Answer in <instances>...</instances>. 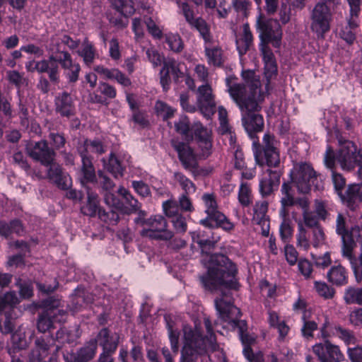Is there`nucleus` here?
<instances>
[{"label":"nucleus","instance_id":"obj_1","mask_svg":"<svg viewBox=\"0 0 362 362\" xmlns=\"http://www.w3.org/2000/svg\"><path fill=\"white\" fill-rule=\"evenodd\" d=\"M241 75L246 84H230L228 82V91L241 112L245 129L253 140L252 151L255 162L257 165H262L260 144L255 133L261 132L264 127L263 117L259 112L262 109L264 93L261 90L259 76L256 75L255 71L244 70Z\"/></svg>","mask_w":362,"mask_h":362},{"label":"nucleus","instance_id":"obj_2","mask_svg":"<svg viewBox=\"0 0 362 362\" xmlns=\"http://www.w3.org/2000/svg\"><path fill=\"white\" fill-rule=\"evenodd\" d=\"M238 269L227 256L214 254L210 257L207 273L200 277L203 286L208 290H222L223 288L237 289L238 287L235 276Z\"/></svg>","mask_w":362,"mask_h":362},{"label":"nucleus","instance_id":"obj_3","mask_svg":"<svg viewBox=\"0 0 362 362\" xmlns=\"http://www.w3.org/2000/svg\"><path fill=\"white\" fill-rule=\"evenodd\" d=\"M204 325L206 329L205 338H202L200 331L198 329L194 330L187 325H183L184 346L182 350V357H189L183 362H193V357L195 355L202 354L205 351L206 347L215 349L216 337L213 332L211 322L208 317H204Z\"/></svg>","mask_w":362,"mask_h":362},{"label":"nucleus","instance_id":"obj_4","mask_svg":"<svg viewBox=\"0 0 362 362\" xmlns=\"http://www.w3.org/2000/svg\"><path fill=\"white\" fill-rule=\"evenodd\" d=\"M215 306L220 317L224 321L230 323L233 327H238L239 334L243 344L245 346L250 344L254 339L248 336L245 332L247 324L244 320H240V310L233 305L230 300H227L222 296L215 300Z\"/></svg>","mask_w":362,"mask_h":362},{"label":"nucleus","instance_id":"obj_5","mask_svg":"<svg viewBox=\"0 0 362 362\" xmlns=\"http://www.w3.org/2000/svg\"><path fill=\"white\" fill-rule=\"evenodd\" d=\"M349 239L342 241V255L349 261L353 271L356 273L362 269V227L353 228L350 243Z\"/></svg>","mask_w":362,"mask_h":362},{"label":"nucleus","instance_id":"obj_6","mask_svg":"<svg viewBox=\"0 0 362 362\" xmlns=\"http://www.w3.org/2000/svg\"><path fill=\"white\" fill-rule=\"evenodd\" d=\"M59 346L52 337L36 338L34 347L29 354L30 362H57Z\"/></svg>","mask_w":362,"mask_h":362},{"label":"nucleus","instance_id":"obj_7","mask_svg":"<svg viewBox=\"0 0 362 362\" xmlns=\"http://www.w3.org/2000/svg\"><path fill=\"white\" fill-rule=\"evenodd\" d=\"M45 310L38 316L37 328L39 332L45 333L52 328L54 322H62L64 320L66 312L60 308V301L54 298L44 300Z\"/></svg>","mask_w":362,"mask_h":362},{"label":"nucleus","instance_id":"obj_8","mask_svg":"<svg viewBox=\"0 0 362 362\" xmlns=\"http://www.w3.org/2000/svg\"><path fill=\"white\" fill-rule=\"evenodd\" d=\"M257 30L259 33L261 42L272 43L279 47L282 37V30L277 20L266 19L259 14L256 22Z\"/></svg>","mask_w":362,"mask_h":362},{"label":"nucleus","instance_id":"obj_9","mask_svg":"<svg viewBox=\"0 0 362 362\" xmlns=\"http://www.w3.org/2000/svg\"><path fill=\"white\" fill-rule=\"evenodd\" d=\"M331 2L320 0L312 11L311 29L318 37H323L325 33L329 30L332 14L327 4Z\"/></svg>","mask_w":362,"mask_h":362},{"label":"nucleus","instance_id":"obj_10","mask_svg":"<svg viewBox=\"0 0 362 362\" xmlns=\"http://www.w3.org/2000/svg\"><path fill=\"white\" fill-rule=\"evenodd\" d=\"M291 177L292 182L299 193L302 194L308 193L311 185H314L317 180L315 171L308 163L296 164L291 173Z\"/></svg>","mask_w":362,"mask_h":362},{"label":"nucleus","instance_id":"obj_11","mask_svg":"<svg viewBox=\"0 0 362 362\" xmlns=\"http://www.w3.org/2000/svg\"><path fill=\"white\" fill-rule=\"evenodd\" d=\"M337 160L344 170H351L362 163V149L357 148L351 141H345L341 144Z\"/></svg>","mask_w":362,"mask_h":362},{"label":"nucleus","instance_id":"obj_12","mask_svg":"<svg viewBox=\"0 0 362 362\" xmlns=\"http://www.w3.org/2000/svg\"><path fill=\"white\" fill-rule=\"evenodd\" d=\"M143 224L146 228L141 231L142 236L164 240H170L173 236V232L167 229L166 220L160 215L150 217Z\"/></svg>","mask_w":362,"mask_h":362},{"label":"nucleus","instance_id":"obj_13","mask_svg":"<svg viewBox=\"0 0 362 362\" xmlns=\"http://www.w3.org/2000/svg\"><path fill=\"white\" fill-rule=\"evenodd\" d=\"M192 139L194 138L199 150V156L208 158L212 153V132L199 121H194L191 124Z\"/></svg>","mask_w":362,"mask_h":362},{"label":"nucleus","instance_id":"obj_14","mask_svg":"<svg viewBox=\"0 0 362 362\" xmlns=\"http://www.w3.org/2000/svg\"><path fill=\"white\" fill-rule=\"evenodd\" d=\"M197 106L201 114L207 119H210L216 112L215 95L209 83H205L198 88Z\"/></svg>","mask_w":362,"mask_h":362},{"label":"nucleus","instance_id":"obj_15","mask_svg":"<svg viewBox=\"0 0 362 362\" xmlns=\"http://www.w3.org/2000/svg\"><path fill=\"white\" fill-rule=\"evenodd\" d=\"M57 63L58 59L52 54L47 59H42L40 61L31 60L25 64V68L30 72L37 71L40 74L47 73L49 80L52 82L57 83L59 79Z\"/></svg>","mask_w":362,"mask_h":362},{"label":"nucleus","instance_id":"obj_16","mask_svg":"<svg viewBox=\"0 0 362 362\" xmlns=\"http://www.w3.org/2000/svg\"><path fill=\"white\" fill-rule=\"evenodd\" d=\"M27 154L33 160L39 161L42 165L48 166L54 160L55 152L49 147L45 140H41L34 144L26 145Z\"/></svg>","mask_w":362,"mask_h":362},{"label":"nucleus","instance_id":"obj_17","mask_svg":"<svg viewBox=\"0 0 362 362\" xmlns=\"http://www.w3.org/2000/svg\"><path fill=\"white\" fill-rule=\"evenodd\" d=\"M176 3L185 16L186 21L192 27L197 29L203 40L206 42L211 41V33L209 28L205 21L201 18H194L193 11L186 2H181L180 0H176Z\"/></svg>","mask_w":362,"mask_h":362},{"label":"nucleus","instance_id":"obj_18","mask_svg":"<svg viewBox=\"0 0 362 362\" xmlns=\"http://www.w3.org/2000/svg\"><path fill=\"white\" fill-rule=\"evenodd\" d=\"M313 350L320 362H339L343 358L339 347L327 340L314 345Z\"/></svg>","mask_w":362,"mask_h":362},{"label":"nucleus","instance_id":"obj_19","mask_svg":"<svg viewBox=\"0 0 362 362\" xmlns=\"http://www.w3.org/2000/svg\"><path fill=\"white\" fill-rule=\"evenodd\" d=\"M62 57L58 59V63L64 69V75L69 83H76L78 80L81 66L73 61L71 54L66 51L60 52Z\"/></svg>","mask_w":362,"mask_h":362},{"label":"nucleus","instance_id":"obj_20","mask_svg":"<svg viewBox=\"0 0 362 362\" xmlns=\"http://www.w3.org/2000/svg\"><path fill=\"white\" fill-rule=\"evenodd\" d=\"M95 339L102 346L103 354H113L117 348L119 336L115 332H110L107 328H103L98 332Z\"/></svg>","mask_w":362,"mask_h":362},{"label":"nucleus","instance_id":"obj_21","mask_svg":"<svg viewBox=\"0 0 362 362\" xmlns=\"http://www.w3.org/2000/svg\"><path fill=\"white\" fill-rule=\"evenodd\" d=\"M172 145L177 152L179 159L185 169L194 168L196 161L193 150L189 145L178 141H172Z\"/></svg>","mask_w":362,"mask_h":362},{"label":"nucleus","instance_id":"obj_22","mask_svg":"<svg viewBox=\"0 0 362 362\" xmlns=\"http://www.w3.org/2000/svg\"><path fill=\"white\" fill-rule=\"evenodd\" d=\"M47 175L58 187L62 189H67L71 185V177L62 171L61 166L54 161L49 164Z\"/></svg>","mask_w":362,"mask_h":362},{"label":"nucleus","instance_id":"obj_23","mask_svg":"<svg viewBox=\"0 0 362 362\" xmlns=\"http://www.w3.org/2000/svg\"><path fill=\"white\" fill-rule=\"evenodd\" d=\"M268 176L259 181V192L263 197L270 195L274 187L279 185L281 172L279 170H267Z\"/></svg>","mask_w":362,"mask_h":362},{"label":"nucleus","instance_id":"obj_24","mask_svg":"<svg viewBox=\"0 0 362 362\" xmlns=\"http://www.w3.org/2000/svg\"><path fill=\"white\" fill-rule=\"evenodd\" d=\"M81 167L78 172V179L83 185L97 181L95 168L90 157H81Z\"/></svg>","mask_w":362,"mask_h":362},{"label":"nucleus","instance_id":"obj_25","mask_svg":"<svg viewBox=\"0 0 362 362\" xmlns=\"http://www.w3.org/2000/svg\"><path fill=\"white\" fill-rule=\"evenodd\" d=\"M77 151L81 157H90V153L103 154L105 152L103 144L97 139H85L80 141L77 146Z\"/></svg>","mask_w":362,"mask_h":362},{"label":"nucleus","instance_id":"obj_26","mask_svg":"<svg viewBox=\"0 0 362 362\" xmlns=\"http://www.w3.org/2000/svg\"><path fill=\"white\" fill-rule=\"evenodd\" d=\"M280 203L279 214H282L284 216L286 214H288L287 210L288 207L296 205L294 191L289 182H284L281 185Z\"/></svg>","mask_w":362,"mask_h":362},{"label":"nucleus","instance_id":"obj_27","mask_svg":"<svg viewBox=\"0 0 362 362\" xmlns=\"http://www.w3.org/2000/svg\"><path fill=\"white\" fill-rule=\"evenodd\" d=\"M341 198L349 208L354 209L358 203L362 202V184L349 185Z\"/></svg>","mask_w":362,"mask_h":362},{"label":"nucleus","instance_id":"obj_28","mask_svg":"<svg viewBox=\"0 0 362 362\" xmlns=\"http://www.w3.org/2000/svg\"><path fill=\"white\" fill-rule=\"evenodd\" d=\"M97 350L96 339H90L76 354L71 356V362H88L95 356Z\"/></svg>","mask_w":362,"mask_h":362},{"label":"nucleus","instance_id":"obj_29","mask_svg":"<svg viewBox=\"0 0 362 362\" xmlns=\"http://www.w3.org/2000/svg\"><path fill=\"white\" fill-rule=\"evenodd\" d=\"M253 37L249 25H243L242 33L235 37L236 47L240 55L245 54L252 45Z\"/></svg>","mask_w":362,"mask_h":362},{"label":"nucleus","instance_id":"obj_30","mask_svg":"<svg viewBox=\"0 0 362 362\" xmlns=\"http://www.w3.org/2000/svg\"><path fill=\"white\" fill-rule=\"evenodd\" d=\"M211 39L210 42L204 40V51L207 62L214 66H221L222 64V49L218 46L213 45L214 40L211 35Z\"/></svg>","mask_w":362,"mask_h":362},{"label":"nucleus","instance_id":"obj_31","mask_svg":"<svg viewBox=\"0 0 362 362\" xmlns=\"http://www.w3.org/2000/svg\"><path fill=\"white\" fill-rule=\"evenodd\" d=\"M20 303V300L14 291L0 294V314H11L13 308Z\"/></svg>","mask_w":362,"mask_h":362},{"label":"nucleus","instance_id":"obj_32","mask_svg":"<svg viewBox=\"0 0 362 362\" xmlns=\"http://www.w3.org/2000/svg\"><path fill=\"white\" fill-rule=\"evenodd\" d=\"M56 110L62 116L69 117L73 114L74 105L70 95L66 92L59 94L55 99Z\"/></svg>","mask_w":362,"mask_h":362},{"label":"nucleus","instance_id":"obj_33","mask_svg":"<svg viewBox=\"0 0 362 362\" xmlns=\"http://www.w3.org/2000/svg\"><path fill=\"white\" fill-rule=\"evenodd\" d=\"M102 162L105 169L112 173L115 177H122L125 168L121 160L113 153L109 155L108 158H103Z\"/></svg>","mask_w":362,"mask_h":362},{"label":"nucleus","instance_id":"obj_34","mask_svg":"<svg viewBox=\"0 0 362 362\" xmlns=\"http://www.w3.org/2000/svg\"><path fill=\"white\" fill-rule=\"evenodd\" d=\"M327 279L336 286L347 284L348 275L346 270L341 264L332 266L327 274Z\"/></svg>","mask_w":362,"mask_h":362},{"label":"nucleus","instance_id":"obj_35","mask_svg":"<svg viewBox=\"0 0 362 362\" xmlns=\"http://www.w3.org/2000/svg\"><path fill=\"white\" fill-rule=\"evenodd\" d=\"M81 212L88 216H95L97 213L100 215V210L99 209V201L97 194L90 192L88 188L87 189V202L81 207Z\"/></svg>","mask_w":362,"mask_h":362},{"label":"nucleus","instance_id":"obj_36","mask_svg":"<svg viewBox=\"0 0 362 362\" xmlns=\"http://www.w3.org/2000/svg\"><path fill=\"white\" fill-rule=\"evenodd\" d=\"M77 54L83 58L85 64L90 66L93 62L95 57V49L87 37H85L83 40L81 47L77 50Z\"/></svg>","mask_w":362,"mask_h":362},{"label":"nucleus","instance_id":"obj_37","mask_svg":"<svg viewBox=\"0 0 362 362\" xmlns=\"http://www.w3.org/2000/svg\"><path fill=\"white\" fill-rule=\"evenodd\" d=\"M288 214H286L284 216L282 214H279L282 219L279 226V233L281 240L285 243H288L291 241L293 233L291 221L288 218Z\"/></svg>","mask_w":362,"mask_h":362},{"label":"nucleus","instance_id":"obj_38","mask_svg":"<svg viewBox=\"0 0 362 362\" xmlns=\"http://www.w3.org/2000/svg\"><path fill=\"white\" fill-rule=\"evenodd\" d=\"M344 300L346 304L362 305V288L347 287L344 291Z\"/></svg>","mask_w":362,"mask_h":362},{"label":"nucleus","instance_id":"obj_39","mask_svg":"<svg viewBox=\"0 0 362 362\" xmlns=\"http://www.w3.org/2000/svg\"><path fill=\"white\" fill-rule=\"evenodd\" d=\"M175 131L181 134L187 141L192 140V136L190 134L191 126L187 116H181L177 121L175 122Z\"/></svg>","mask_w":362,"mask_h":362},{"label":"nucleus","instance_id":"obj_40","mask_svg":"<svg viewBox=\"0 0 362 362\" xmlns=\"http://www.w3.org/2000/svg\"><path fill=\"white\" fill-rule=\"evenodd\" d=\"M297 224L296 245L304 250H308L310 247V242L308 238V230L304 227L301 220L298 221Z\"/></svg>","mask_w":362,"mask_h":362},{"label":"nucleus","instance_id":"obj_41","mask_svg":"<svg viewBox=\"0 0 362 362\" xmlns=\"http://www.w3.org/2000/svg\"><path fill=\"white\" fill-rule=\"evenodd\" d=\"M173 177L184 191L183 194H192L195 192V185L185 175L180 172H175Z\"/></svg>","mask_w":362,"mask_h":362},{"label":"nucleus","instance_id":"obj_42","mask_svg":"<svg viewBox=\"0 0 362 362\" xmlns=\"http://www.w3.org/2000/svg\"><path fill=\"white\" fill-rule=\"evenodd\" d=\"M216 223V227L221 228L226 231H230L234 228V224L219 211L210 216Z\"/></svg>","mask_w":362,"mask_h":362},{"label":"nucleus","instance_id":"obj_43","mask_svg":"<svg viewBox=\"0 0 362 362\" xmlns=\"http://www.w3.org/2000/svg\"><path fill=\"white\" fill-rule=\"evenodd\" d=\"M278 141L275 139L274 136L270 134L269 133L264 134L262 139V149L260 148L261 152L263 151L264 153L270 152L272 151L278 150L279 146ZM261 159L264 163L263 158L261 157ZM262 164V165H263Z\"/></svg>","mask_w":362,"mask_h":362},{"label":"nucleus","instance_id":"obj_44","mask_svg":"<svg viewBox=\"0 0 362 362\" xmlns=\"http://www.w3.org/2000/svg\"><path fill=\"white\" fill-rule=\"evenodd\" d=\"M165 42L170 49L175 52H180L184 48L182 40L178 34L169 33L166 35Z\"/></svg>","mask_w":362,"mask_h":362},{"label":"nucleus","instance_id":"obj_45","mask_svg":"<svg viewBox=\"0 0 362 362\" xmlns=\"http://www.w3.org/2000/svg\"><path fill=\"white\" fill-rule=\"evenodd\" d=\"M108 1L115 9L125 16H131L135 11L133 5H128L124 0H108Z\"/></svg>","mask_w":362,"mask_h":362},{"label":"nucleus","instance_id":"obj_46","mask_svg":"<svg viewBox=\"0 0 362 362\" xmlns=\"http://www.w3.org/2000/svg\"><path fill=\"white\" fill-rule=\"evenodd\" d=\"M314 288L317 294L325 299L332 298L334 295V289L325 282L315 281Z\"/></svg>","mask_w":362,"mask_h":362},{"label":"nucleus","instance_id":"obj_47","mask_svg":"<svg viewBox=\"0 0 362 362\" xmlns=\"http://www.w3.org/2000/svg\"><path fill=\"white\" fill-rule=\"evenodd\" d=\"M72 300L73 303H76L75 309L77 310L82 306V304L81 303V302L85 304H88L93 300V298L88 294L86 296L84 289L78 288L75 290Z\"/></svg>","mask_w":362,"mask_h":362},{"label":"nucleus","instance_id":"obj_48","mask_svg":"<svg viewBox=\"0 0 362 362\" xmlns=\"http://www.w3.org/2000/svg\"><path fill=\"white\" fill-rule=\"evenodd\" d=\"M155 110L158 115L162 117L163 120H167L173 117L175 110L163 101H157L155 105Z\"/></svg>","mask_w":362,"mask_h":362},{"label":"nucleus","instance_id":"obj_49","mask_svg":"<svg viewBox=\"0 0 362 362\" xmlns=\"http://www.w3.org/2000/svg\"><path fill=\"white\" fill-rule=\"evenodd\" d=\"M77 337L78 336L74 330H69L66 328H61L56 334L57 339L62 344L73 343Z\"/></svg>","mask_w":362,"mask_h":362},{"label":"nucleus","instance_id":"obj_50","mask_svg":"<svg viewBox=\"0 0 362 362\" xmlns=\"http://www.w3.org/2000/svg\"><path fill=\"white\" fill-rule=\"evenodd\" d=\"M179 66L180 64L174 59H168L164 62L162 70L168 71L169 74L171 73L175 79L177 80L182 75Z\"/></svg>","mask_w":362,"mask_h":362},{"label":"nucleus","instance_id":"obj_51","mask_svg":"<svg viewBox=\"0 0 362 362\" xmlns=\"http://www.w3.org/2000/svg\"><path fill=\"white\" fill-rule=\"evenodd\" d=\"M268 211V203L266 201L256 202L253 208L252 221L262 218H269L267 215Z\"/></svg>","mask_w":362,"mask_h":362},{"label":"nucleus","instance_id":"obj_52","mask_svg":"<svg viewBox=\"0 0 362 362\" xmlns=\"http://www.w3.org/2000/svg\"><path fill=\"white\" fill-rule=\"evenodd\" d=\"M202 200L205 205V212L210 217L216 212L218 211L217 209V203L215 200V197L212 194H204L202 196Z\"/></svg>","mask_w":362,"mask_h":362},{"label":"nucleus","instance_id":"obj_53","mask_svg":"<svg viewBox=\"0 0 362 362\" xmlns=\"http://www.w3.org/2000/svg\"><path fill=\"white\" fill-rule=\"evenodd\" d=\"M179 206L176 201L169 199L163 203V209L165 214L170 218H174L179 214Z\"/></svg>","mask_w":362,"mask_h":362},{"label":"nucleus","instance_id":"obj_54","mask_svg":"<svg viewBox=\"0 0 362 362\" xmlns=\"http://www.w3.org/2000/svg\"><path fill=\"white\" fill-rule=\"evenodd\" d=\"M336 232L341 238L342 241L349 238L348 230L346 226V220L341 214H338L336 219Z\"/></svg>","mask_w":362,"mask_h":362},{"label":"nucleus","instance_id":"obj_55","mask_svg":"<svg viewBox=\"0 0 362 362\" xmlns=\"http://www.w3.org/2000/svg\"><path fill=\"white\" fill-rule=\"evenodd\" d=\"M325 242V234L322 226L312 230V245L314 247L322 245Z\"/></svg>","mask_w":362,"mask_h":362},{"label":"nucleus","instance_id":"obj_56","mask_svg":"<svg viewBox=\"0 0 362 362\" xmlns=\"http://www.w3.org/2000/svg\"><path fill=\"white\" fill-rule=\"evenodd\" d=\"M303 224L304 227H308L313 230V228L321 226L318 221V217L314 215L312 212L303 213Z\"/></svg>","mask_w":362,"mask_h":362},{"label":"nucleus","instance_id":"obj_57","mask_svg":"<svg viewBox=\"0 0 362 362\" xmlns=\"http://www.w3.org/2000/svg\"><path fill=\"white\" fill-rule=\"evenodd\" d=\"M266 164L269 167L277 168L281 163L279 151L275 150L264 153Z\"/></svg>","mask_w":362,"mask_h":362},{"label":"nucleus","instance_id":"obj_58","mask_svg":"<svg viewBox=\"0 0 362 362\" xmlns=\"http://www.w3.org/2000/svg\"><path fill=\"white\" fill-rule=\"evenodd\" d=\"M332 179L336 192L340 197H342V189L346 185L345 178L341 174L332 170Z\"/></svg>","mask_w":362,"mask_h":362},{"label":"nucleus","instance_id":"obj_59","mask_svg":"<svg viewBox=\"0 0 362 362\" xmlns=\"http://www.w3.org/2000/svg\"><path fill=\"white\" fill-rule=\"evenodd\" d=\"M284 255L290 265H294L297 262L298 253L293 245L287 243L284 247Z\"/></svg>","mask_w":362,"mask_h":362},{"label":"nucleus","instance_id":"obj_60","mask_svg":"<svg viewBox=\"0 0 362 362\" xmlns=\"http://www.w3.org/2000/svg\"><path fill=\"white\" fill-rule=\"evenodd\" d=\"M190 194H182L178 198V206L180 209L186 212H192L194 211L192 202L189 198Z\"/></svg>","mask_w":362,"mask_h":362},{"label":"nucleus","instance_id":"obj_61","mask_svg":"<svg viewBox=\"0 0 362 362\" xmlns=\"http://www.w3.org/2000/svg\"><path fill=\"white\" fill-rule=\"evenodd\" d=\"M168 335L171 349L175 354H177L179 349L180 333L177 330L173 329L171 326L168 325Z\"/></svg>","mask_w":362,"mask_h":362},{"label":"nucleus","instance_id":"obj_62","mask_svg":"<svg viewBox=\"0 0 362 362\" xmlns=\"http://www.w3.org/2000/svg\"><path fill=\"white\" fill-rule=\"evenodd\" d=\"M250 189L249 186L246 183H242L240 186L238 199L243 205L247 206L250 204Z\"/></svg>","mask_w":362,"mask_h":362},{"label":"nucleus","instance_id":"obj_63","mask_svg":"<svg viewBox=\"0 0 362 362\" xmlns=\"http://www.w3.org/2000/svg\"><path fill=\"white\" fill-rule=\"evenodd\" d=\"M146 54L148 59L154 66H158L161 64L163 57L154 48L151 47L147 49Z\"/></svg>","mask_w":362,"mask_h":362},{"label":"nucleus","instance_id":"obj_64","mask_svg":"<svg viewBox=\"0 0 362 362\" xmlns=\"http://www.w3.org/2000/svg\"><path fill=\"white\" fill-rule=\"evenodd\" d=\"M250 344L245 345L243 349V354L250 362H264L263 354L261 352L254 354Z\"/></svg>","mask_w":362,"mask_h":362}]
</instances>
